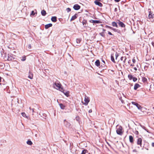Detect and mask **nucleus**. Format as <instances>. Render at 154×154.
Here are the masks:
<instances>
[{
    "instance_id": "ddd939ff",
    "label": "nucleus",
    "mask_w": 154,
    "mask_h": 154,
    "mask_svg": "<svg viewBox=\"0 0 154 154\" xmlns=\"http://www.w3.org/2000/svg\"><path fill=\"white\" fill-rule=\"evenodd\" d=\"M77 14H75V15L73 16L70 19V21H72L75 20L77 18Z\"/></svg>"
},
{
    "instance_id": "a19ab883",
    "label": "nucleus",
    "mask_w": 154,
    "mask_h": 154,
    "mask_svg": "<svg viewBox=\"0 0 154 154\" xmlns=\"http://www.w3.org/2000/svg\"><path fill=\"white\" fill-rule=\"evenodd\" d=\"M112 29L115 32H116V31L117 32V31L118 30L116 29L113 28L112 27Z\"/></svg>"
},
{
    "instance_id": "f3484780",
    "label": "nucleus",
    "mask_w": 154,
    "mask_h": 154,
    "mask_svg": "<svg viewBox=\"0 0 154 154\" xmlns=\"http://www.w3.org/2000/svg\"><path fill=\"white\" fill-rule=\"evenodd\" d=\"M129 140L130 142L131 143H133L134 142V139L133 137L131 136H129Z\"/></svg>"
},
{
    "instance_id": "bf43d9fd",
    "label": "nucleus",
    "mask_w": 154,
    "mask_h": 154,
    "mask_svg": "<svg viewBox=\"0 0 154 154\" xmlns=\"http://www.w3.org/2000/svg\"><path fill=\"white\" fill-rule=\"evenodd\" d=\"M102 62H103V63H104V64L105 63V61H104V60H102Z\"/></svg>"
},
{
    "instance_id": "6e6552de",
    "label": "nucleus",
    "mask_w": 154,
    "mask_h": 154,
    "mask_svg": "<svg viewBox=\"0 0 154 154\" xmlns=\"http://www.w3.org/2000/svg\"><path fill=\"white\" fill-rule=\"evenodd\" d=\"M119 26L122 27H125V24L119 20V22H118Z\"/></svg>"
},
{
    "instance_id": "423d86ee",
    "label": "nucleus",
    "mask_w": 154,
    "mask_h": 154,
    "mask_svg": "<svg viewBox=\"0 0 154 154\" xmlns=\"http://www.w3.org/2000/svg\"><path fill=\"white\" fill-rule=\"evenodd\" d=\"M131 103L133 105L136 106L139 109H140L142 108L140 105L137 103L134 102H132Z\"/></svg>"
},
{
    "instance_id": "9b49d317",
    "label": "nucleus",
    "mask_w": 154,
    "mask_h": 154,
    "mask_svg": "<svg viewBox=\"0 0 154 154\" xmlns=\"http://www.w3.org/2000/svg\"><path fill=\"white\" fill-rule=\"evenodd\" d=\"M142 139L141 138H139L137 140V144L140 145V146H141Z\"/></svg>"
},
{
    "instance_id": "79ce46f5",
    "label": "nucleus",
    "mask_w": 154,
    "mask_h": 154,
    "mask_svg": "<svg viewBox=\"0 0 154 154\" xmlns=\"http://www.w3.org/2000/svg\"><path fill=\"white\" fill-rule=\"evenodd\" d=\"M108 34L110 35H113L110 32H109V31L108 32Z\"/></svg>"
},
{
    "instance_id": "4d7b16f0",
    "label": "nucleus",
    "mask_w": 154,
    "mask_h": 154,
    "mask_svg": "<svg viewBox=\"0 0 154 154\" xmlns=\"http://www.w3.org/2000/svg\"><path fill=\"white\" fill-rule=\"evenodd\" d=\"M131 66H134V64H131Z\"/></svg>"
},
{
    "instance_id": "aec40b11",
    "label": "nucleus",
    "mask_w": 154,
    "mask_h": 154,
    "mask_svg": "<svg viewBox=\"0 0 154 154\" xmlns=\"http://www.w3.org/2000/svg\"><path fill=\"white\" fill-rule=\"evenodd\" d=\"M112 24L113 26L116 27L117 28L118 27V26L117 23L115 22H112Z\"/></svg>"
},
{
    "instance_id": "39448f33",
    "label": "nucleus",
    "mask_w": 154,
    "mask_h": 154,
    "mask_svg": "<svg viewBox=\"0 0 154 154\" xmlns=\"http://www.w3.org/2000/svg\"><path fill=\"white\" fill-rule=\"evenodd\" d=\"M63 122L65 126L67 128H69L71 125L70 123L67 121L66 119L64 120Z\"/></svg>"
},
{
    "instance_id": "412c9836",
    "label": "nucleus",
    "mask_w": 154,
    "mask_h": 154,
    "mask_svg": "<svg viewBox=\"0 0 154 154\" xmlns=\"http://www.w3.org/2000/svg\"><path fill=\"white\" fill-rule=\"evenodd\" d=\"M126 59V57H121V59H120L121 60V61H122L124 63H125Z\"/></svg>"
},
{
    "instance_id": "2eb2a0df",
    "label": "nucleus",
    "mask_w": 154,
    "mask_h": 154,
    "mask_svg": "<svg viewBox=\"0 0 154 154\" xmlns=\"http://www.w3.org/2000/svg\"><path fill=\"white\" fill-rule=\"evenodd\" d=\"M52 26V24L51 23H49L46 24L45 26V29H48L49 28L51 27Z\"/></svg>"
},
{
    "instance_id": "20e7f679",
    "label": "nucleus",
    "mask_w": 154,
    "mask_h": 154,
    "mask_svg": "<svg viewBox=\"0 0 154 154\" xmlns=\"http://www.w3.org/2000/svg\"><path fill=\"white\" fill-rule=\"evenodd\" d=\"M90 100L89 98L86 96H85L84 99L85 102H83V104L85 106L88 105V103L89 102Z\"/></svg>"
},
{
    "instance_id": "864d4df0",
    "label": "nucleus",
    "mask_w": 154,
    "mask_h": 154,
    "mask_svg": "<svg viewBox=\"0 0 154 154\" xmlns=\"http://www.w3.org/2000/svg\"><path fill=\"white\" fill-rule=\"evenodd\" d=\"M32 112L33 113L34 112V109H32Z\"/></svg>"
},
{
    "instance_id": "7ed1b4c3",
    "label": "nucleus",
    "mask_w": 154,
    "mask_h": 154,
    "mask_svg": "<svg viewBox=\"0 0 154 154\" xmlns=\"http://www.w3.org/2000/svg\"><path fill=\"white\" fill-rule=\"evenodd\" d=\"M122 128L121 126H120L119 128L116 130V132L119 135H122Z\"/></svg>"
},
{
    "instance_id": "58836bf2",
    "label": "nucleus",
    "mask_w": 154,
    "mask_h": 154,
    "mask_svg": "<svg viewBox=\"0 0 154 154\" xmlns=\"http://www.w3.org/2000/svg\"><path fill=\"white\" fill-rule=\"evenodd\" d=\"M27 47L29 49H31V45L29 44V45H28Z\"/></svg>"
},
{
    "instance_id": "4c0bfd02",
    "label": "nucleus",
    "mask_w": 154,
    "mask_h": 154,
    "mask_svg": "<svg viewBox=\"0 0 154 154\" xmlns=\"http://www.w3.org/2000/svg\"><path fill=\"white\" fill-rule=\"evenodd\" d=\"M76 121H78L79 120V116H77L76 117Z\"/></svg>"
},
{
    "instance_id": "052dcab7",
    "label": "nucleus",
    "mask_w": 154,
    "mask_h": 154,
    "mask_svg": "<svg viewBox=\"0 0 154 154\" xmlns=\"http://www.w3.org/2000/svg\"><path fill=\"white\" fill-rule=\"evenodd\" d=\"M1 79H2V78L0 76V82H1Z\"/></svg>"
},
{
    "instance_id": "f03ea898",
    "label": "nucleus",
    "mask_w": 154,
    "mask_h": 154,
    "mask_svg": "<svg viewBox=\"0 0 154 154\" xmlns=\"http://www.w3.org/2000/svg\"><path fill=\"white\" fill-rule=\"evenodd\" d=\"M149 15L148 17L149 19H152L154 17V14L153 13V12L150 11V9H148Z\"/></svg>"
},
{
    "instance_id": "5701e85b",
    "label": "nucleus",
    "mask_w": 154,
    "mask_h": 154,
    "mask_svg": "<svg viewBox=\"0 0 154 154\" xmlns=\"http://www.w3.org/2000/svg\"><path fill=\"white\" fill-rule=\"evenodd\" d=\"M59 106L61 109H65V106L62 103H60Z\"/></svg>"
},
{
    "instance_id": "4468645a",
    "label": "nucleus",
    "mask_w": 154,
    "mask_h": 154,
    "mask_svg": "<svg viewBox=\"0 0 154 154\" xmlns=\"http://www.w3.org/2000/svg\"><path fill=\"white\" fill-rule=\"evenodd\" d=\"M33 74L32 73L29 71V72L28 78L30 79H33Z\"/></svg>"
},
{
    "instance_id": "a18cd8bd",
    "label": "nucleus",
    "mask_w": 154,
    "mask_h": 154,
    "mask_svg": "<svg viewBox=\"0 0 154 154\" xmlns=\"http://www.w3.org/2000/svg\"><path fill=\"white\" fill-rule=\"evenodd\" d=\"M119 99L121 100V102L122 103H123V100L122 99V97H120L119 98Z\"/></svg>"
},
{
    "instance_id": "bb28decb",
    "label": "nucleus",
    "mask_w": 154,
    "mask_h": 154,
    "mask_svg": "<svg viewBox=\"0 0 154 154\" xmlns=\"http://www.w3.org/2000/svg\"><path fill=\"white\" fill-rule=\"evenodd\" d=\"M111 60L114 63H115V61L114 57L112 55H111Z\"/></svg>"
},
{
    "instance_id": "3c124183",
    "label": "nucleus",
    "mask_w": 154,
    "mask_h": 154,
    "mask_svg": "<svg viewBox=\"0 0 154 154\" xmlns=\"http://www.w3.org/2000/svg\"><path fill=\"white\" fill-rule=\"evenodd\" d=\"M69 55V56L70 57V59H72V58L71 57V56L70 54H68Z\"/></svg>"
},
{
    "instance_id": "9d476101",
    "label": "nucleus",
    "mask_w": 154,
    "mask_h": 154,
    "mask_svg": "<svg viewBox=\"0 0 154 154\" xmlns=\"http://www.w3.org/2000/svg\"><path fill=\"white\" fill-rule=\"evenodd\" d=\"M90 22L91 23H101L100 21L98 20H90Z\"/></svg>"
},
{
    "instance_id": "49530a36",
    "label": "nucleus",
    "mask_w": 154,
    "mask_h": 154,
    "mask_svg": "<svg viewBox=\"0 0 154 154\" xmlns=\"http://www.w3.org/2000/svg\"><path fill=\"white\" fill-rule=\"evenodd\" d=\"M92 112V110H91V109H90V110H89V111H88V112H89V113H91V112Z\"/></svg>"
},
{
    "instance_id": "69168bd1",
    "label": "nucleus",
    "mask_w": 154,
    "mask_h": 154,
    "mask_svg": "<svg viewBox=\"0 0 154 154\" xmlns=\"http://www.w3.org/2000/svg\"><path fill=\"white\" fill-rule=\"evenodd\" d=\"M153 147H154V146H153Z\"/></svg>"
},
{
    "instance_id": "c03bdc74",
    "label": "nucleus",
    "mask_w": 154,
    "mask_h": 154,
    "mask_svg": "<svg viewBox=\"0 0 154 154\" xmlns=\"http://www.w3.org/2000/svg\"><path fill=\"white\" fill-rule=\"evenodd\" d=\"M133 152H137V151L136 149H134L133 150Z\"/></svg>"
},
{
    "instance_id": "de8ad7c7",
    "label": "nucleus",
    "mask_w": 154,
    "mask_h": 154,
    "mask_svg": "<svg viewBox=\"0 0 154 154\" xmlns=\"http://www.w3.org/2000/svg\"><path fill=\"white\" fill-rule=\"evenodd\" d=\"M121 0H115V1L116 2H119Z\"/></svg>"
},
{
    "instance_id": "393cba45",
    "label": "nucleus",
    "mask_w": 154,
    "mask_h": 154,
    "mask_svg": "<svg viewBox=\"0 0 154 154\" xmlns=\"http://www.w3.org/2000/svg\"><path fill=\"white\" fill-rule=\"evenodd\" d=\"M26 143L28 144L29 145H31L32 144V142L30 140H28L27 141Z\"/></svg>"
},
{
    "instance_id": "7c9ffc66",
    "label": "nucleus",
    "mask_w": 154,
    "mask_h": 154,
    "mask_svg": "<svg viewBox=\"0 0 154 154\" xmlns=\"http://www.w3.org/2000/svg\"><path fill=\"white\" fill-rule=\"evenodd\" d=\"M26 60V57L25 56L22 57V59H21V60L22 61H24Z\"/></svg>"
},
{
    "instance_id": "b1692460",
    "label": "nucleus",
    "mask_w": 154,
    "mask_h": 154,
    "mask_svg": "<svg viewBox=\"0 0 154 154\" xmlns=\"http://www.w3.org/2000/svg\"><path fill=\"white\" fill-rule=\"evenodd\" d=\"M95 65L97 66H98L100 65V62L99 60H97L95 62Z\"/></svg>"
},
{
    "instance_id": "09e8293b",
    "label": "nucleus",
    "mask_w": 154,
    "mask_h": 154,
    "mask_svg": "<svg viewBox=\"0 0 154 154\" xmlns=\"http://www.w3.org/2000/svg\"><path fill=\"white\" fill-rule=\"evenodd\" d=\"M117 8H115V10H114L115 11V12H116V11H117Z\"/></svg>"
},
{
    "instance_id": "5fc2aeb1",
    "label": "nucleus",
    "mask_w": 154,
    "mask_h": 154,
    "mask_svg": "<svg viewBox=\"0 0 154 154\" xmlns=\"http://www.w3.org/2000/svg\"><path fill=\"white\" fill-rule=\"evenodd\" d=\"M152 146H154V143H152Z\"/></svg>"
},
{
    "instance_id": "6e6d98bb",
    "label": "nucleus",
    "mask_w": 154,
    "mask_h": 154,
    "mask_svg": "<svg viewBox=\"0 0 154 154\" xmlns=\"http://www.w3.org/2000/svg\"><path fill=\"white\" fill-rule=\"evenodd\" d=\"M152 44L153 46L154 47V42H152Z\"/></svg>"
},
{
    "instance_id": "0e129e2a",
    "label": "nucleus",
    "mask_w": 154,
    "mask_h": 154,
    "mask_svg": "<svg viewBox=\"0 0 154 154\" xmlns=\"http://www.w3.org/2000/svg\"><path fill=\"white\" fill-rule=\"evenodd\" d=\"M137 131V133H138V131Z\"/></svg>"
},
{
    "instance_id": "f704fd0d",
    "label": "nucleus",
    "mask_w": 154,
    "mask_h": 154,
    "mask_svg": "<svg viewBox=\"0 0 154 154\" xmlns=\"http://www.w3.org/2000/svg\"><path fill=\"white\" fill-rule=\"evenodd\" d=\"M115 55H116V59L119 56V54L118 53H117V52H116V54H115Z\"/></svg>"
},
{
    "instance_id": "37998d69",
    "label": "nucleus",
    "mask_w": 154,
    "mask_h": 154,
    "mask_svg": "<svg viewBox=\"0 0 154 154\" xmlns=\"http://www.w3.org/2000/svg\"><path fill=\"white\" fill-rule=\"evenodd\" d=\"M132 62H133V63H135V62H136V60H135V59H132Z\"/></svg>"
},
{
    "instance_id": "72a5a7b5",
    "label": "nucleus",
    "mask_w": 154,
    "mask_h": 154,
    "mask_svg": "<svg viewBox=\"0 0 154 154\" xmlns=\"http://www.w3.org/2000/svg\"><path fill=\"white\" fill-rule=\"evenodd\" d=\"M132 79H133V81L134 82L136 81L137 80V79L135 77H133Z\"/></svg>"
},
{
    "instance_id": "13d9d810",
    "label": "nucleus",
    "mask_w": 154,
    "mask_h": 154,
    "mask_svg": "<svg viewBox=\"0 0 154 154\" xmlns=\"http://www.w3.org/2000/svg\"><path fill=\"white\" fill-rule=\"evenodd\" d=\"M150 112H148L147 113V114L148 115H150Z\"/></svg>"
},
{
    "instance_id": "ea45409f",
    "label": "nucleus",
    "mask_w": 154,
    "mask_h": 154,
    "mask_svg": "<svg viewBox=\"0 0 154 154\" xmlns=\"http://www.w3.org/2000/svg\"><path fill=\"white\" fill-rule=\"evenodd\" d=\"M21 114L23 117H25L26 115V114L24 112L22 113Z\"/></svg>"
},
{
    "instance_id": "473e14b6",
    "label": "nucleus",
    "mask_w": 154,
    "mask_h": 154,
    "mask_svg": "<svg viewBox=\"0 0 154 154\" xmlns=\"http://www.w3.org/2000/svg\"><path fill=\"white\" fill-rule=\"evenodd\" d=\"M87 22H86V21L85 20H84L83 22H82V24H83V25L84 26L85 25H86V23Z\"/></svg>"
},
{
    "instance_id": "2f4dec72",
    "label": "nucleus",
    "mask_w": 154,
    "mask_h": 154,
    "mask_svg": "<svg viewBox=\"0 0 154 154\" xmlns=\"http://www.w3.org/2000/svg\"><path fill=\"white\" fill-rule=\"evenodd\" d=\"M35 14V13L34 12V11H32L31 12V13L30 14V16H34Z\"/></svg>"
},
{
    "instance_id": "603ef678",
    "label": "nucleus",
    "mask_w": 154,
    "mask_h": 154,
    "mask_svg": "<svg viewBox=\"0 0 154 154\" xmlns=\"http://www.w3.org/2000/svg\"><path fill=\"white\" fill-rule=\"evenodd\" d=\"M106 31V29H103V32H105Z\"/></svg>"
},
{
    "instance_id": "c9c22d12",
    "label": "nucleus",
    "mask_w": 154,
    "mask_h": 154,
    "mask_svg": "<svg viewBox=\"0 0 154 154\" xmlns=\"http://www.w3.org/2000/svg\"><path fill=\"white\" fill-rule=\"evenodd\" d=\"M106 28H108L110 29H112V27L109 26H107V25H106Z\"/></svg>"
},
{
    "instance_id": "a878e982",
    "label": "nucleus",
    "mask_w": 154,
    "mask_h": 154,
    "mask_svg": "<svg viewBox=\"0 0 154 154\" xmlns=\"http://www.w3.org/2000/svg\"><path fill=\"white\" fill-rule=\"evenodd\" d=\"M128 77L129 79L130 80L132 79L133 78V76L131 74L128 75Z\"/></svg>"
},
{
    "instance_id": "a211bd4d",
    "label": "nucleus",
    "mask_w": 154,
    "mask_h": 154,
    "mask_svg": "<svg viewBox=\"0 0 154 154\" xmlns=\"http://www.w3.org/2000/svg\"><path fill=\"white\" fill-rule=\"evenodd\" d=\"M51 21L54 22H56L57 21V17L55 16L51 18Z\"/></svg>"
},
{
    "instance_id": "e2e57ef3",
    "label": "nucleus",
    "mask_w": 154,
    "mask_h": 154,
    "mask_svg": "<svg viewBox=\"0 0 154 154\" xmlns=\"http://www.w3.org/2000/svg\"><path fill=\"white\" fill-rule=\"evenodd\" d=\"M100 0H96V1H100Z\"/></svg>"
},
{
    "instance_id": "1a4fd4ad",
    "label": "nucleus",
    "mask_w": 154,
    "mask_h": 154,
    "mask_svg": "<svg viewBox=\"0 0 154 154\" xmlns=\"http://www.w3.org/2000/svg\"><path fill=\"white\" fill-rule=\"evenodd\" d=\"M94 3L96 5H97L100 7H102L103 6V4L99 1H95L94 2Z\"/></svg>"
},
{
    "instance_id": "c756f323",
    "label": "nucleus",
    "mask_w": 154,
    "mask_h": 154,
    "mask_svg": "<svg viewBox=\"0 0 154 154\" xmlns=\"http://www.w3.org/2000/svg\"><path fill=\"white\" fill-rule=\"evenodd\" d=\"M99 34L101 35L102 36L104 37L105 35V34H104L103 32H101Z\"/></svg>"
},
{
    "instance_id": "4be33fe9",
    "label": "nucleus",
    "mask_w": 154,
    "mask_h": 154,
    "mask_svg": "<svg viewBox=\"0 0 154 154\" xmlns=\"http://www.w3.org/2000/svg\"><path fill=\"white\" fill-rule=\"evenodd\" d=\"M41 14L43 16H45L46 15V13L45 10H43L41 12Z\"/></svg>"
},
{
    "instance_id": "f8f14e48",
    "label": "nucleus",
    "mask_w": 154,
    "mask_h": 154,
    "mask_svg": "<svg viewBox=\"0 0 154 154\" xmlns=\"http://www.w3.org/2000/svg\"><path fill=\"white\" fill-rule=\"evenodd\" d=\"M140 85L136 83L134 85V89L135 90H136L138 88L140 87Z\"/></svg>"
},
{
    "instance_id": "680f3d73",
    "label": "nucleus",
    "mask_w": 154,
    "mask_h": 154,
    "mask_svg": "<svg viewBox=\"0 0 154 154\" xmlns=\"http://www.w3.org/2000/svg\"><path fill=\"white\" fill-rule=\"evenodd\" d=\"M29 109L30 110H32V109L31 108V107H30L29 108Z\"/></svg>"
},
{
    "instance_id": "c85d7f7f",
    "label": "nucleus",
    "mask_w": 154,
    "mask_h": 154,
    "mask_svg": "<svg viewBox=\"0 0 154 154\" xmlns=\"http://www.w3.org/2000/svg\"><path fill=\"white\" fill-rule=\"evenodd\" d=\"M81 41V39L80 38H78L76 39V42L77 43H79Z\"/></svg>"
},
{
    "instance_id": "e433bc0d",
    "label": "nucleus",
    "mask_w": 154,
    "mask_h": 154,
    "mask_svg": "<svg viewBox=\"0 0 154 154\" xmlns=\"http://www.w3.org/2000/svg\"><path fill=\"white\" fill-rule=\"evenodd\" d=\"M66 11L68 12H69L71 11V9L69 8H68L66 9Z\"/></svg>"
},
{
    "instance_id": "cd10ccee",
    "label": "nucleus",
    "mask_w": 154,
    "mask_h": 154,
    "mask_svg": "<svg viewBox=\"0 0 154 154\" xmlns=\"http://www.w3.org/2000/svg\"><path fill=\"white\" fill-rule=\"evenodd\" d=\"M142 80L143 82H146L147 81V79L144 77L142 78Z\"/></svg>"
},
{
    "instance_id": "f257e3e1",
    "label": "nucleus",
    "mask_w": 154,
    "mask_h": 154,
    "mask_svg": "<svg viewBox=\"0 0 154 154\" xmlns=\"http://www.w3.org/2000/svg\"><path fill=\"white\" fill-rule=\"evenodd\" d=\"M53 87L57 90H59L60 91H64L63 88L61 87V84L58 81H56L55 83H54Z\"/></svg>"
},
{
    "instance_id": "0eeeda50",
    "label": "nucleus",
    "mask_w": 154,
    "mask_h": 154,
    "mask_svg": "<svg viewBox=\"0 0 154 154\" xmlns=\"http://www.w3.org/2000/svg\"><path fill=\"white\" fill-rule=\"evenodd\" d=\"M80 6L78 4H75L73 7L74 9L75 10H78L80 8Z\"/></svg>"
},
{
    "instance_id": "6ab92c4d",
    "label": "nucleus",
    "mask_w": 154,
    "mask_h": 154,
    "mask_svg": "<svg viewBox=\"0 0 154 154\" xmlns=\"http://www.w3.org/2000/svg\"><path fill=\"white\" fill-rule=\"evenodd\" d=\"M63 92L64 94L66 96L68 97L69 96V92L68 91L64 92V91H61Z\"/></svg>"
},
{
    "instance_id": "8fccbe9b",
    "label": "nucleus",
    "mask_w": 154,
    "mask_h": 154,
    "mask_svg": "<svg viewBox=\"0 0 154 154\" xmlns=\"http://www.w3.org/2000/svg\"><path fill=\"white\" fill-rule=\"evenodd\" d=\"M134 69L135 71H137V69L135 67H134Z\"/></svg>"
},
{
    "instance_id": "dca6fc26",
    "label": "nucleus",
    "mask_w": 154,
    "mask_h": 154,
    "mask_svg": "<svg viewBox=\"0 0 154 154\" xmlns=\"http://www.w3.org/2000/svg\"><path fill=\"white\" fill-rule=\"evenodd\" d=\"M14 58L10 55L8 54V60L9 61L12 60Z\"/></svg>"
}]
</instances>
